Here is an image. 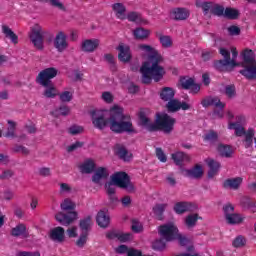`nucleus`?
Here are the masks:
<instances>
[{"label": "nucleus", "mask_w": 256, "mask_h": 256, "mask_svg": "<svg viewBox=\"0 0 256 256\" xmlns=\"http://www.w3.org/2000/svg\"><path fill=\"white\" fill-rule=\"evenodd\" d=\"M224 17H227L228 19H237V17H239V10L234 8H226L224 10Z\"/></svg>", "instance_id": "obj_44"}, {"label": "nucleus", "mask_w": 256, "mask_h": 256, "mask_svg": "<svg viewBox=\"0 0 256 256\" xmlns=\"http://www.w3.org/2000/svg\"><path fill=\"white\" fill-rule=\"evenodd\" d=\"M225 95L229 98V99H233V97H235V95H237V92L235 90V86L234 85H228L225 87Z\"/></svg>", "instance_id": "obj_57"}, {"label": "nucleus", "mask_w": 256, "mask_h": 256, "mask_svg": "<svg viewBox=\"0 0 256 256\" xmlns=\"http://www.w3.org/2000/svg\"><path fill=\"white\" fill-rule=\"evenodd\" d=\"M119 233L120 231L117 230H110L106 233V237L107 239H112V240H117L119 241Z\"/></svg>", "instance_id": "obj_64"}, {"label": "nucleus", "mask_w": 256, "mask_h": 256, "mask_svg": "<svg viewBox=\"0 0 256 256\" xmlns=\"http://www.w3.org/2000/svg\"><path fill=\"white\" fill-rule=\"evenodd\" d=\"M165 247H166V244H165V240L163 239L155 240L152 243V248L154 249V251H163Z\"/></svg>", "instance_id": "obj_50"}, {"label": "nucleus", "mask_w": 256, "mask_h": 256, "mask_svg": "<svg viewBox=\"0 0 256 256\" xmlns=\"http://www.w3.org/2000/svg\"><path fill=\"white\" fill-rule=\"evenodd\" d=\"M247 243V240L245 239V237L243 236H237L233 242L232 245L233 247L236 248H241V247H245V244Z\"/></svg>", "instance_id": "obj_48"}, {"label": "nucleus", "mask_w": 256, "mask_h": 256, "mask_svg": "<svg viewBox=\"0 0 256 256\" xmlns=\"http://www.w3.org/2000/svg\"><path fill=\"white\" fill-rule=\"evenodd\" d=\"M211 13L213 15H217L218 17H221V15H225V8L219 4L214 3L212 6Z\"/></svg>", "instance_id": "obj_47"}, {"label": "nucleus", "mask_w": 256, "mask_h": 256, "mask_svg": "<svg viewBox=\"0 0 256 256\" xmlns=\"http://www.w3.org/2000/svg\"><path fill=\"white\" fill-rule=\"evenodd\" d=\"M173 97H175V89L172 87H164L160 91V99H162V101L169 102L173 99Z\"/></svg>", "instance_id": "obj_33"}, {"label": "nucleus", "mask_w": 256, "mask_h": 256, "mask_svg": "<svg viewBox=\"0 0 256 256\" xmlns=\"http://www.w3.org/2000/svg\"><path fill=\"white\" fill-rule=\"evenodd\" d=\"M115 186L116 185L113 183V181L105 184V189L111 203H117L119 201V198H117V196L115 195V191H116Z\"/></svg>", "instance_id": "obj_32"}, {"label": "nucleus", "mask_w": 256, "mask_h": 256, "mask_svg": "<svg viewBox=\"0 0 256 256\" xmlns=\"http://www.w3.org/2000/svg\"><path fill=\"white\" fill-rule=\"evenodd\" d=\"M158 233L165 241H175L177 239L180 245H187L189 243V240L179 233V229L173 222L159 226Z\"/></svg>", "instance_id": "obj_6"}, {"label": "nucleus", "mask_w": 256, "mask_h": 256, "mask_svg": "<svg viewBox=\"0 0 256 256\" xmlns=\"http://www.w3.org/2000/svg\"><path fill=\"white\" fill-rule=\"evenodd\" d=\"M181 173L184 177L190 179H201L205 175V169L202 164H196L190 169H183Z\"/></svg>", "instance_id": "obj_14"}, {"label": "nucleus", "mask_w": 256, "mask_h": 256, "mask_svg": "<svg viewBox=\"0 0 256 256\" xmlns=\"http://www.w3.org/2000/svg\"><path fill=\"white\" fill-rule=\"evenodd\" d=\"M112 9L118 19H127V9L121 3L113 4Z\"/></svg>", "instance_id": "obj_30"}, {"label": "nucleus", "mask_w": 256, "mask_h": 256, "mask_svg": "<svg viewBox=\"0 0 256 256\" xmlns=\"http://www.w3.org/2000/svg\"><path fill=\"white\" fill-rule=\"evenodd\" d=\"M75 207L77 205L69 198L64 199L60 204L62 211H74Z\"/></svg>", "instance_id": "obj_42"}, {"label": "nucleus", "mask_w": 256, "mask_h": 256, "mask_svg": "<svg viewBox=\"0 0 256 256\" xmlns=\"http://www.w3.org/2000/svg\"><path fill=\"white\" fill-rule=\"evenodd\" d=\"M42 87H45L43 95L47 97V99H53L59 95V90H57V87H55L53 83L42 85Z\"/></svg>", "instance_id": "obj_29"}, {"label": "nucleus", "mask_w": 256, "mask_h": 256, "mask_svg": "<svg viewBox=\"0 0 256 256\" xmlns=\"http://www.w3.org/2000/svg\"><path fill=\"white\" fill-rule=\"evenodd\" d=\"M101 99L102 101H104V103L111 104L113 103V99H114L113 93L109 91L102 92Z\"/></svg>", "instance_id": "obj_54"}, {"label": "nucleus", "mask_w": 256, "mask_h": 256, "mask_svg": "<svg viewBox=\"0 0 256 256\" xmlns=\"http://www.w3.org/2000/svg\"><path fill=\"white\" fill-rule=\"evenodd\" d=\"M228 35L231 37H237L241 35V28L239 26L231 25L227 27Z\"/></svg>", "instance_id": "obj_52"}, {"label": "nucleus", "mask_w": 256, "mask_h": 256, "mask_svg": "<svg viewBox=\"0 0 256 256\" xmlns=\"http://www.w3.org/2000/svg\"><path fill=\"white\" fill-rule=\"evenodd\" d=\"M242 62L240 63L243 68L240 70V74L246 79H255L256 78V60L255 52L249 48H245L240 53Z\"/></svg>", "instance_id": "obj_4"}, {"label": "nucleus", "mask_w": 256, "mask_h": 256, "mask_svg": "<svg viewBox=\"0 0 256 256\" xmlns=\"http://www.w3.org/2000/svg\"><path fill=\"white\" fill-rule=\"evenodd\" d=\"M171 17L177 21H185L189 17V10L185 8H176L171 12Z\"/></svg>", "instance_id": "obj_27"}, {"label": "nucleus", "mask_w": 256, "mask_h": 256, "mask_svg": "<svg viewBox=\"0 0 256 256\" xmlns=\"http://www.w3.org/2000/svg\"><path fill=\"white\" fill-rule=\"evenodd\" d=\"M73 99V90H65L60 94V100L63 101V103H69V101H72Z\"/></svg>", "instance_id": "obj_46"}, {"label": "nucleus", "mask_w": 256, "mask_h": 256, "mask_svg": "<svg viewBox=\"0 0 256 256\" xmlns=\"http://www.w3.org/2000/svg\"><path fill=\"white\" fill-rule=\"evenodd\" d=\"M112 183L120 189H125L128 193L135 191V185L131 183V178L125 172H116L110 177Z\"/></svg>", "instance_id": "obj_7"}, {"label": "nucleus", "mask_w": 256, "mask_h": 256, "mask_svg": "<svg viewBox=\"0 0 256 256\" xmlns=\"http://www.w3.org/2000/svg\"><path fill=\"white\" fill-rule=\"evenodd\" d=\"M57 73L58 70L56 68H46L38 74L37 83H39V85H49L53 83L51 79H55Z\"/></svg>", "instance_id": "obj_12"}, {"label": "nucleus", "mask_w": 256, "mask_h": 256, "mask_svg": "<svg viewBox=\"0 0 256 256\" xmlns=\"http://www.w3.org/2000/svg\"><path fill=\"white\" fill-rule=\"evenodd\" d=\"M66 234H67L68 237H70V239H75V238H77L78 235H79L77 226H70V227L66 230Z\"/></svg>", "instance_id": "obj_55"}, {"label": "nucleus", "mask_w": 256, "mask_h": 256, "mask_svg": "<svg viewBox=\"0 0 256 256\" xmlns=\"http://www.w3.org/2000/svg\"><path fill=\"white\" fill-rule=\"evenodd\" d=\"M166 107L168 111H170L171 113H175L180 109H182V111H189V109H191V104L172 99L168 101Z\"/></svg>", "instance_id": "obj_16"}, {"label": "nucleus", "mask_w": 256, "mask_h": 256, "mask_svg": "<svg viewBox=\"0 0 256 256\" xmlns=\"http://www.w3.org/2000/svg\"><path fill=\"white\" fill-rule=\"evenodd\" d=\"M68 131L70 135H80V133H83L84 128L82 126L73 125Z\"/></svg>", "instance_id": "obj_61"}, {"label": "nucleus", "mask_w": 256, "mask_h": 256, "mask_svg": "<svg viewBox=\"0 0 256 256\" xmlns=\"http://www.w3.org/2000/svg\"><path fill=\"white\" fill-rule=\"evenodd\" d=\"M199 219H201V216H199V214H190L185 218V225L189 228L195 227Z\"/></svg>", "instance_id": "obj_41"}, {"label": "nucleus", "mask_w": 256, "mask_h": 256, "mask_svg": "<svg viewBox=\"0 0 256 256\" xmlns=\"http://www.w3.org/2000/svg\"><path fill=\"white\" fill-rule=\"evenodd\" d=\"M202 107H216V109H220L218 111H214V116L218 119H223V109H225V103L221 102L219 97H207L204 98L201 102Z\"/></svg>", "instance_id": "obj_9"}, {"label": "nucleus", "mask_w": 256, "mask_h": 256, "mask_svg": "<svg viewBox=\"0 0 256 256\" xmlns=\"http://www.w3.org/2000/svg\"><path fill=\"white\" fill-rule=\"evenodd\" d=\"M236 121L237 122H229L228 129L235 131L237 137H243V135L247 133L245 128L241 125V123H245V116H237Z\"/></svg>", "instance_id": "obj_17"}, {"label": "nucleus", "mask_w": 256, "mask_h": 256, "mask_svg": "<svg viewBox=\"0 0 256 256\" xmlns=\"http://www.w3.org/2000/svg\"><path fill=\"white\" fill-rule=\"evenodd\" d=\"M56 221L60 223V225L68 226L71 225L74 221H77L79 219V214L76 211H71L68 214H65L63 212H58L55 215Z\"/></svg>", "instance_id": "obj_13"}, {"label": "nucleus", "mask_w": 256, "mask_h": 256, "mask_svg": "<svg viewBox=\"0 0 256 256\" xmlns=\"http://www.w3.org/2000/svg\"><path fill=\"white\" fill-rule=\"evenodd\" d=\"M138 51L147 59L140 68L143 83L161 81L165 77V68L161 65L163 56L159 50L149 44H139Z\"/></svg>", "instance_id": "obj_2"}, {"label": "nucleus", "mask_w": 256, "mask_h": 256, "mask_svg": "<svg viewBox=\"0 0 256 256\" xmlns=\"http://www.w3.org/2000/svg\"><path fill=\"white\" fill-rule=\"evenodd\" d=\"M194 81L195 80L193 78L186 76L180 79V85L183 89H190Z\"/></svg>", "instance_id": "obj_45"}, {"label": "nucleus", "mask_w": 256, "mask_h": 256, "mask_svg": "<svg viewBox=\"0 0 256 256\" xmlns=\"http://www.w3.org/2000/svg\"><path fill=\"white\" fill-rule=\"evenodd\" d=\"M115 153L120 157V159H123L124 161H129L131 159V154L127 152V149L123 146H116L115 147Z\"/></svg>", "instance_id": "obj_39"}, {"label": "nucleus", "mask_w": 256, "mask_h": 256, "mask_svg": "<svg viewBox=\"0 0 256 256\" xmlns=\"http://www.w3.org/2000/svg\"><path fill=\"white\" fill-rule=\"evenodd\" d=\"M99 45H101V40L91 38L83 40L80 47L83 53H95L99 49Z\"/></svg>", "instance_id": "obj_15"}, {"label": "nucleus", "mask_w": 256, "mask_h": 256, "mask_svg": "<svg viewBox=\"0 0 256 256\" xmlns=\"http://www.w3.org/2000/svg\"><path fill=\"white\" fill-rule=\"evenodd\" d=\"M87 237H89V233L81 232V235H80L79 239L77 240L76 245L78 247H83L85 245V243H87Z\"/></svg>", "instance_id": "obj_60"}, {"label": "nucleus", "mask_w": 256, "mask_h": 256, "mask_svg": "<svg viewBox=\"0 0 256 256\" xmlns=\"http://www.w3.org/2000/svg\"><path fill=\"white\" fill-rule=\"evenodd\" d=\"M45 36V30L39 24H34L31 27L30 39L36 49H43V37Z\"/></svg>", "instance_id": "obj_10"}, {"label": "nucleus", "mask_w": 256, "mask_h": 256, "mask_svg": "<svg viewBox=\"0 0 256 256\" xmlns=\"http://www.w3.org/2000/svg\"><path fill=\"white\" fill-rule=\"evenodd\" d=\"M78 168L84 174L93 173L95 171V161L93 159H86L79 164Z\"/></svg>", "instance_id": "obj_24"}, {"label": "nucleus", "mask_w": 256, "mask_h": 256, "mask_svg": "<svg viewBox=\"0 0 256 256\" xmlns=\"http://www.w3.org/2000/svg\"><path fill=\"white\" fill-rule=\"evenodd\" d=\"M107 177H109V170L105 167H99L95 170L94 175L92 176V181L93 183L101 185Z\"/></svg>", "instance_id": "obj_22"}, {"label": "nucleus", "mask_w": 256, "mask_h": 256, "mask_svg": "<svg viewBox=\"0 0 256 256\" xmlns=\"http://www.w3.org/2000/svg\"><path fill=\"white\" fill-rule=\"evenodd\" d=\"M205 163L210 169L208 172V177L212 179V177H215V175L219 173V169H221V163H219L217 160H214L213 158H207Z\"/></svg>", "instance_id": "obj_23"}, {"label": "nucleus", "mask_w": 256, "mask_h": 256, "mask_svg": "<svg viewBox=\"0 0 256 256\" xmlns=\"http://www.w3.org/2000/svg\"><path fill=\"white\" fill-rule=\"evenodd\" d=\"M46 3L50 4L51 7H55L56 9H59L60 11L65 10V6L61 3L60 0H46Z\"/></svg>", "instance_id": "obj_59"}, {"label": "nucleus", "mask_w": 256, "mask_h": 256, "mask_svg": "<svg viewBox=\"0 0 256 256\" xmlns=\"http://www.w3.org/2000/svg\"><path fill=\"white\" fill-rule=\"evenodd\" d=\"M224 219L228 225H241L245 221V217L241 214L235 213V207L231 204H226L223 207Z\"/></svg>", "instance_id": "obj_8"}, {"label": "nucleus", "mask_w": 256, "mask_h": 256, "mask_svg": "<svg viewBox=\"0 0 256 256\" xmlns=\"http://www.w3.org/2000/svg\"><path fill=\"white\" fill-rule=\"evenodd\" d=\"M172 160L174 161L175 165H181L185 161H189V155L183 152H175L172 154Z\"/></svg>", "instance_id": "obj_38"}, {"label": "nucleus", "mask_w": 256, "mask_h": 256, "mask_svg": "<svg viewBox=\"0 0 256 256\" xmlns=\"http://www.w3.org/2000/svg\"><path fill=\"white\" fill-rule=\"evenodd\" d=\"M175 123H177L175 118L164 112L156 114L154 124L149 118H147V116L140 114V125L148 129V131H155L156 129H159L160 131H163V133H171L175 127Z\"/></svg>", "instance_id": "obj_3"}, {"label": "nucleus", "mask_w": 256, "mask_h": 256, "mask_svg": "<svg viewBox=\"0 0 256 256\" xmlns=\"http://www.w3.org/2000/svg\"><path fill=\"white\" fill-rule=\"evenodd\" d=\"M241 183H243V178L236 177L225 180L223 185L225 189H233L234 191H236V189H239L241 187Z\"/></svg>", "instance_id": "obj_26"}, {"label": "nucleus", "mask_w": 256, "mask_h": 256, "mask_svg": "<svg viewBox=\"0 0 256 256\" xmlns=\"http://www.w3.org/2000/svg\"><path fill=\"white\" fill-rule=\"evenodd\" d=\"M118 59L122 63H129L132 59L131 48L127 44H119L117 47Z\"/></svg>", "instance_id": "obj_18"}, {"label": "nucleus", "mask_w": 256, "mask_h": 256, "mask_svg": "<svg viewBox=\"0 0 256 256\" xmlns=\"http://www.w3.org/2000/svg\"><path fill=\"white\" fill-rule=\"evenodd\" d=\"M217 151L221 157H233V153H235V150H233V147L225 144H219L217 147Z\"/></svg>", "instance_id": "obj_31"}, {"label": "nucleus", "mask_w": 256, "mask_h": 256, "mask_svg": "<svg viewBox=\"0 0 256 256\" xmlns=\"http://www.w3.org/2000/svg\"><path fill=\"white\" fill-rule=\"evenodd\" d=\"M133 35L135 39H138L139 41H145L151 35V31L145 29V28H136L133 31Z\"/></svg>", "instance_id": "obj_35"}, {"label": "nucleus", "mask_w": 256, "mask_h": 256, "mask_svg": "<svg viewBox=\"0 0 256 256\" xmlns=\"http://www.w3.org/2000/svg\"><path fill=\"white\" fill-rule=\"evenodd\" d=\"M230 51L232 53V59H231V53L226 48H220V55L224 57L223 60H219L215 63L216 69L219 71H231V69H235V67L241 66V63L235 61L237 59L239 52L237 51L236 47H231Z\"/></svg>", "instance_id": "obj_5"}, {"label": "nucleus", "mask_w": 256, "mask_h": 256, "mask_svg": "<svg viewBox=\"0 0 256 256\" xmlns=\"http://www.w3.org/2000/svg\"><path fill=\"white\" fill-rule=\"evenodd\" d=\"M49 237L55 243H63L65 241V229L61 226L52 228L49 231Z\"/></svg>", "instance_id": "obj_20"}, {"label": "nucleus", "mask_w": 256, "mask_h": 256, "mask_svg": "<svg viewBox=\"0 0 256 256\" xmlns=\"http://www.w3.org/2000/svg\"><path fill=\"white\" fill-rule=\"evenodd\" d=\"M131 229L134 233H142L143 231V224L139 222L137 219L132 220Z\"/></svg>", "instance_id": "obj_51"}, {"label": "nucleus", "mask_w": 256, "mask_h": 256, "mask_svg": "<svg viewBox=\"0 0 256 256\" xmlns=\"http://www.w3.org/2000/svg\"><path fill=\"white\" fill-rule=\"evenodd\" d=\"M165 209H167V204H157L153 208V212L155 215H157V217H161V215H163V212L165 211Z\"/></svg>", "instance_id": "obj_56"}, {"label": "nucleus", "mask_w": 256, "mask_h": 256, "mask_svg": "<svg viewBox=\"0 0 256 256\" xmlns=\"http://www.w3.org/2000/svg\"><path fill=\"white\" fill-rule=\"evenodd\" d=\"M214 2H205L203 0H196V7L202 9L204 15L211 13Z\"/></svg>", "instance_id": "obj_34"}, {"label": "nucleus", "mask_w": 256, "mask_h": 256, "mask_svg": "<svg viewBox=\"0 0 256 256\" xmlns=\"http://www.w3.org/2000/svg\"><path fill=\"white\" fill-rule=\"evenodd\" d=\"M81 147H83V142H74L67 146L66 151H68V153H73V151H77V149H81Z\"/></svg>", "instance_id": "obj_62"}, {"label": "nucleus", "mask_w": 256, "mask_h": 256, "mask_svg": "<svg viewBox=\"0 0 256 256\" xmlns=\"http://www.w3.org/2000/svg\"><path fill=\"white\" fill-rule=\"evenodd\" d=\"M191 209V204L189 202H178L174 205V211L178 215H183V213H187Z\"/></svg>", "instance_id": "obj_37"}, {"label": "nucleus", "mask_w": 256, "mask_h": 256, "mask_svg": "<svg viewBox=\"0 0 256 256\" xmlns=\"http://www.w3.org/2000/svg\"><path fill=\"white\" fill-rule=\"evenodd\" d=\"M79 227L81 229V233H89L93 227V216H86L85 218L81 219L79 222Z\"/></svg>", "instance_id": "obj_28"}, {"label": "nucleus", "mask_w": 256, "mask_h": 256, "mask_svg": "<svg viewBox=\"0 0 256 256\" xmlns=\"http://www.w3.org/2000/svg\"><path fill=\"white\" fill-rule=\"evenodd\" d=\"M128 21H133L134 23H138V25H147V20L143 19L141 15L131 12L127 16Z\"/></svg>", "instance_id": "obj_40"}, {"label": "nucleus", "mask_w": 256, "mask_h": 256, "mask_svg": "<svg viewBox=\"0 0 256 256\" xmlns=\"http://www.w3.org/2000/svg\"><path fill=\"white\" fill-rule=\"evenodd\" d=\"M69 36L64 31L57 32L54 38V47L58 53H63L69 49Z\"/></svg>", "instance_id": "obj_11"}, {"label": "nucleus", "mask_w": 256, "mask_h": 256, "mask_svg": "<svg viewBox=\"0 0 256 256\" xmlns=\"http://www.w3.org/2000/svg\"><path fill=\"white\" fill-rule=\"evenodd\" d=\"M96 223L101 229H107L111 223V218L106 210H100L96 215Z\"/></svg>", "instance_id": "obj_21"}, {"label": "nucleus", "mask_w": 256, "mask_h": 256, "mask_svg": "<svg viewBox=\"0 0 256 256\" xmlns=\"http://www.w3.org/2000/svg\"><path fill=\"white\" fill-rule=\"evenodd\" d=\"M15 127V122L9 120L7 130L4 133V137H7V139H18V141L23 140L25 136L21 135Z\"/></svg>", "instance_id": "obj_19"}, {"label": "nucleus", "mask_w": 256, "mask_h": 256, "mask_svg": "<svg viewBox=\"0 0 256 256\" xmlns=\"http://www.w3.org/2000/svg\"><path fill=\"white\" fill-rule=\"evenodd\" d=\"M156 156L161 163H167V155H165L161 148H156Z\"/></svg>", "instance_id": "obj_63"}, {"label": "nucleus", "mask_w": 256, "mask_h": 256, "mask_svg": "<svg viewBox=\"0 0 256 256\" xmlns=\"http://www.w3.org/2000/svg\"><path fill=\"white\" fill-rule=\"evenodd\" d=\"M133 239V234L131 233H125V232H119L118 234V241H121L122 243H126V241H131Z\"/></svg>", "instance_id": "obj_58"}, {"label": "nucleus", "mask_w": 256, "mask_h": 256, "mask_svg": "<svg viewBox=\"0 0 256 256\" xmlns=\"http://www.w3.org/2000/svg\"><path fill=\"white\" fill-rule=\"evenodd\" d=\"M59 185H60L59 193L61 195H69V193H71V191H73V188L71 187V184L60 183Z\"/></svg>", "instance_id": "obj_49"}, {"label": "nucleus", "mask_w": 256, "mask_h": 256, "mask_svg": "<svg viewBox=\"0 0 256 256\" xmlns=\"http://www.w3.org/2000/svg\"><path fill=\"white\" fill-rule=\"evenodd\" d=\"M157 37L159 39L160 45L164 49H169V48L173 47V38H171V36L157 34Z\"/></svg>", "instance_id": "obj_36"}, {"label": "nucleus", "mask_w": 256, "mask_h": 256, "mask_svg": "<svg viewBox=\"0 0 256 256\" xmlns=\"http://www.w3.org/2000/svg\"><path fill=\"white\" fill-rule=\"evenodd\" d=\"M1 29L3 35L6 37V39H10L11 43H13L14 45H17V43H19V37L17 36V34H15V32H13V30L9 26L2 25Z\"/></svg>", "instance_id": "obj_25"}, {"label": "nucleus", "mask_w": 256, "mask_h": 256, "mask_svg": "<svg viewBox=\"0 0 256 256\" xmlns=\"http://www.w3.org/2000/svg\"><path fill=\"white\" fill-rule=\"evenodd\" d=\"M124 112L123 107L114 105L109 110V118H106L107 110H92L90 111L92 125L100 131L109 127L113 133H136L131 116L124 115Z\"/></svg>", "instance_id": "obj_1"}, {"label": "nucleus", "mask_w": 256, "mask_h": 256, "mask_svg": "<svg viewBox=\"0 0 256 256\" xmlns=\"http://www.w3.org/2000/svg\"><path fill=\"white\" fill-rule=\"evenodd\" d=\"M217 137L218 135L215 131H209L204 135V141H206L207 143H213L217 141Z\"/></svg>", "instance_id": "obj_53"}, {"label": "nucleus", "mask_w": 256, "mask_h": 256, "mask_svg": "<svg viewBox=\"0 0 256 256\" xmlns=\"http://www.w3.org/2000/svg\"><path fill=\"white\" fill-rule=\"evenodd\" d=\"M25 233H27V226H25V224H19L12 229V235L14 237L25 235Z\"/></svg>", "instance_id": "obj_43"}]
</instances>
